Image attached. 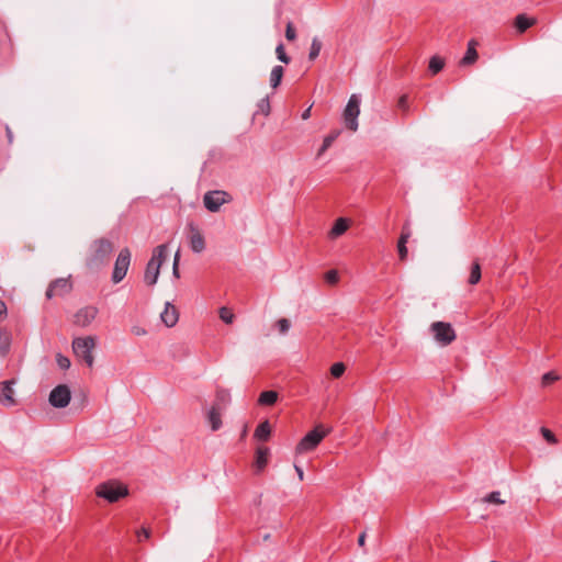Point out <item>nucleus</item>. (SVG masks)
<instances>
[{
	"label": "nucleus",
	"instance_id": "nucleus-1",
	"mask_svg": "<svg viewBox=\"0 0 562 562\" xmlns=\"http://www.w3.org/2000/svg\"><path fill=\"white\" fill-rule=\"evenodd\" d=\"M167 258V245L162 244L154 248L151 258L147 262L144 281L147 285H154L157 283L160 267Z\"/></svg>",
	"mask_w": 562,
	"mask_h": 562
},
{
	"label": "nucleus",
	"instance_id": "nucleus-2",
	"mask_svg": "<svg viewBox=\"0 0 562 562\" xmlns=\"http://www.w3.org/2000/svg\"><path fill=\"white\" fill-rule=\"evenodd\" d=\"M97 346V339L94 336L77 337L72 340V351L77 358L85 361V363L91 368L94 363V357L92 351Z\"/></svg>",
	"mask_w": 562,
	"mask_h": 562
},
{
	"label": "nucleus",
	"instance_id": "nucleus-3",
	"mask_svg": "<svg viewBox=\"0 0 562 562\" xmlns=\"http://www.w3.org/2000/svg\"><path fill=\"white\" fill-rule=\"evenodd\" d=\"M95 494L110 503H114L120 498L125 497L128 494V490L125 485L119 482L109 481L98 485Z\"/></svg>",
	"mask_w": 562,
	"mask_h": 562
},
{
	"label": "nucleus",
	"instance_id": "nucleus-4",
	"mask_svg": "<svg viewBox=\"0 0 562 562\" xmlns=\"http://www.w3.org/2000/svg\"><path fill=\"white\" fill-rule=\"evenodd\" d=\"M429 330L435 341L442 347L449 346L457 338V334L450 323L434 322Z\"/></svg>",
	"mask_w": 562,
	"mask_h": 562
},
{
	"label": "nucleus",
	"instance_id": "nucleus-5",
	"mask_svg": "<svg viewBox=\"0 0 562 562\" xmlns=\"http://www.w3.org/2000/svg\"><path fill=\"white\" fill-rule=\"evenodd\" d=\"M329 430L316 426L312 431L307 432L296 446V453H305L314 450L318 443L326 437Z\"/></svg>",
	"mask_w": 562,
	"mask_h": 562
},
{
	"label": "nucleus",
	"instance_id": "nucleus-6",
	"mask_svg": "<svg viewBox=\"0 0 562 562\" xmlns=\"http://www.w3.org/2000/svg\"><path fill=\"white\" fill-rule=\"evenodd\" d=\"M360 114V100L357 94H352L344 110L342 117L348 130L356 132L358 130V116Z\"/></svg>",
	"mask_w": 562,
	"mask_h": 562
},
{
	"label": "nucleus",
	"instance_id": "nucleus-7",
	"mask_svg": "<svg viewBox=\"0 0 562 562\" xmlns=\"http://www.w3.org/2000/svg\"><path fill=\"white\" fill-rule=\"evenodd\" d=\"M113 244L105 238L97 239L92 244V255L90 258V262L94 265H101L106 261V259L110 257L111 252L113 251Z\"/></svg>",
	"mask_w": 562,
	"mask_h": 562
},
{
	"label": "nucleus",
	"instance_id": "nucleus-8",
	"mask_svg": "<svg viewBox=\"0 0 562 562\" xmlns=\"http://www.w3.org/2000/svg\"><path fill=\"white\" fill-rule=\"evenodd\" d=\"M131 263V251L128 248H123L115 260L114 269L112 273V281L114 283L121 282L128 270Z\"/></svg>",
	"mask_w": 562,
	"mask_h": 562
},
{
	"label": "nucleus",
	"instance_id": "nucleus-9",
	"mask_svg": "<svg viewBox=\"0 0 562 562\" xmlns=\"http://www.w3.org/2000/svg\"><path fill=\"white\" fill-rule=\"evenodd\" d=\"M231 195L221 190L209 191L203 196L204 206L213 213L218 212L221 206L231 202Z\"/></svg>",
	"mask_w": 562,
	"mask_h": 562
},
{
	"label": "nucleus",
	"instance_id": "nucleus-10",
	"mask_svg": "<svg viewBox=\"0 0 562 562\" xmlns=\"http://www.w3.org/2000/svg\"><path fill=\"white\" fill-rule=\"evenodd\" d=\"M99 308L93 305H87L79 308L72 316V324L86 328L89 327L98 317Z\"/></svg>",
	"mask_w": 562,
	"mask_h": 562
},
{
	"label": "nucleus",
	"instance_id": "nucleus-11",
	"mask_svg": "<svg viewBox=\"0 0 562 562\" xmlns=\"http://www.w3.org/2000/svg\"><path fill=\"white\" fill-rule=\"evenodd\" d=\"M71 400L70 389L66 384H59L54 387L48 397V402L53 407L64 408Z\"/></svg>",
	"mask_w": 562,
	"mask_h": 562
},
{
	"label": "nucleus",
	"instance_id": "nucleus-12",
	"mask_svg": "<svg viewBox=\"0 0 562 562\" xmlns=\"http://www.w3.org/2000/svg\"><path fill=\"white\" fill-rule=\"evenodd\" d=\"M190 247L194 252H202L205 249V239L201 231L193 223L188 225Z\"/></svg>",
	"mask_w": 562,
	"mask_h": 562
},
{
	"label": "nucleus",
	"instance_id": "nucleus-13",
	"mask_svg": "<svg viewBox=\"0 0 562 562\" xmlns=\"http://www.w3.org/2000/svg\"><path fill=\"white\" fill-rule=\"evenodd\" d=\"M14 382V380H10L0 383V403L3 406L11 407L16 404L14 398V390L12 387Z\"/></svg>",
	"mask_w": 562,
	"mask_h": 562
},
{
	"label": "nucleus",
	"instance_id": "nucleus-14",
	"mask_svg": "<svg viewBox=\"0 0 562 562\" xmlns=\"http://www.w3.org/2000/svg\"><path fill=\"white\" fill-rule=\"evenodd\" d=\"M69 290L70 283L67 279H57L49 284L46 291V296L50 299L54 295L67 293Z\"/></svg>",
	"mask_w": 562,
	"mask_h": 562
},
{
	"label": "nucleus",
	"instance_id": "nucleus-15",
	"mask_svg": "<svg viewBox=\"0 0 562 562\" xmlns=\"http://www.w3.org/2000/svg\"><path fill=\"white\" fill-rule=\"evenodd\" d=\"M411 237V231L408 227V224L404 225L402 234L397 241V251H398V258L401 261H405L407 259L408 250L406 247V244Z\"/></svg>",
	"mask_w": 562,
	"mask_h": 562
},
{
	"label": "nucleus",
	"instance_id": "nucleus-16",
	"mask_svg": "<svg viewBox=\"0 0 562 562\" xmlns=\"http://www.w3.org/2000/svg\"><path fill=\"white\" fill-rule=\"evenodd\" d=\"M178 318L179 314L177 308L172 304L167 302L165 305V310L161 313V321L166 324V326L172 327L177 324Z\"/></svg>",
	"mask_w": 562,
	"mask_h": 562
},
{
	"label": "nucleus",
	"instance_id": "nucleus-17",
	"mask_svg": "<svg viewBox=\"0 0 562 562\" xmlns=\"http://www.w3.org/2000/svg\"><path fill=\"white\" fill-rule=\"evenodd\" d=\"M537 23L536 18H529L526 14H518L514 20V25L518 33L526 32L529 27L533 26Z\"/></svg>",
	"mask_w": 562,
	"mask_h": 562
},
{
	"label": "nucleus",
	"instance_id": "nucleus-18",
	"mask_svg": "<svg viewBox=\"0 0 562 562\" xmlns=\"http://www.w3.org/2000/svg\"><path fill=\"white\" fill-rule=\"evenodd\" d=\"M476 42L474 40H471L468 44V49L463 58L460 60L461 66H470L473 65L477 58L479 54L476 52Z\"/></svg>",
	"mask_w": 562,
	"mask_h": 562
},
{
	"label": "nucleus",
	"instance_id": "nucleus-19",
	"mask_svg": "<svg viewBox=\"0 0 562 562\" xmlns=\"http://www.w3.org/2000/svg\"><path fill=\"white\" fill-rule=\"evenodd\" d=\"M349 228V221L345 217H339L336 220L334 226L329 231L328 235L330 238L335 239L341 236Z\"/></svg>",
	"mask_w": 562,
	"mask_h": 562
},
{
	"label": "nucleus",
	"instance_id": "nucleus-20",
	"mask_svg": "<svg viewBox=\"0 0 562 562\" xmlns=\"http://www.w3.org/2000/svg\"><path fill=\"white\" fill-rule=\"evenodd\" d=\"M271 435V426L268 420L260 423L255 430V438L260 441H267Z\"/></svg>",
	"mask_w": 562,
	"mask_h": 562
},
{
	"label": "nucleus",
	"instance_id": "nucleus-21",
	"mask_svg": "<svg viewBox=\"0 0 562 562\" xmlns=\"http://www.w3.org/2000/svg\"><path fill=\"white\" fill-rule=\"evenodd\" d=\"M268 454H269V449L268 448L259 447L257 449L255 467L257 468L258 471L263 470L265 467L267 465V463H268Z\"/></svg>",
	"mask_w": 562,
	"mask_h": 562
},
{
	"label": "nucleus",
	"instance_id": "nucleus-22",
	"mask_svg": "<svg viewBox=\"0 0 562 562\" xmlns=\"http://www.w3.org/2000/svg\"><path fill=\"white\" fill-rule=\"evenodd\" d=\"M11 346V334L7 330H0V356L4 357Z\"/></svg>",
	"mask_w": 562,
	"mask_h": 562
},
{
	"label": "nucleus",
	"instance_id": "nucleus-23",
	"mask_svg": "<svg viewBox=\"0 0 562 562\" xmlns=\"http://www.w3.org/2000/svg\"><path fill=\"white\" fill-rule=\"evenodd\" d=\"M207 419H209L212 430H217L222 425L221 414L215 406H213L210 409V412L207 414Z\"/></svg>",
	"mask_w": 562,
	"mask_h": 562
},
{
	"label": "nucleus",
	"instance_id": "nucleus-24",
	"mask_svg": "<svg viewBox=\"0 0 562 562\" xmlns=\"http://www.w3.org/2000/svg\"><path fill=\"white\" fill-rule=\"evenodd\" d=\"M284 69L282 66H274L270 74V86L276 89L283 77Z\"/></svg>",
	"mask_w": 562,
	"mask_h": 562
},
{
	"label": "nucleus",
	"instance_id": "nucleus-25",
	"mask_svg": "<svg viewBox=\"0 0 562 562\" xmlns=\"http://www.w3.org/2000/svg\"><path fill=\"white\" fill-rule=\"evenodd\" d=\"M278 400V393L274 391H265L259 395L260 405H273Z\"/></svg>",
	"mask_w": 562,
	"mask_h": 562
},
{
	"label": "nucleus",
	"instance_id": "nucleus-26",
	"mask_svg": "<svg viewBox=\"0 0 562 562\" xmlns=\"http://www.w3.org/2000/svg\"><path fill=\"white\" fill-rule=\"evenodd\" d=\"M339 135H340V131L339 130H335L329 135H327L324 138L323 145L319 148L317 156H322L331 146V144L336 140V138Z\"/></svg>",
	"mask_w": 562,
	"mask_h": 562
},
{
	"label": "nucleus",
	"instance_id": "nucleus-27",
	"mask_svg": "<svg viewBox=\"0 0 562 562\" xmlns=\"http://www.w3.org/2000/svg\"><path fill=\"white\" fill-rule=\"evenodd\" d=\"M481 280V266L477 261H474L471 266L470 276L468 279L469 284L474 285Z\"/></svg>",
	"mask_w": 562,
	"mask_h": 562
},
{
	"label": "nucleus",
	"instance_id": "nucleus-28",
	"mask_svg": "<svg viewBox=\"0 0 562 562\" xmlns=\"http://www.w3.org/2000/svg\"><path fill=\"white\" fill-rule=\"evenodd\" d=\"M322 46H323V44H322L321 40L316 36L313 37L311 47H310V53H308L310 60H315L318 57Z\"/></svg>",
	"mask_w": 562,
	"mask_h": 562
},
{
	"label": "nucleus",
	"instance_id": "nucleus-29",
	"mask_svg": "<svg viewBox=\"0 0 562 562\" xmlns=\"http://www.w3.org/2000/svg\"><path fill=\"white\" fill-rule=\"evenodd\" d=\"M443 66H445V60L439 56H434L429 60V70L432 74H438L439 71H441Z\"/></svg>",
	"mask_w": 562,
	"mask_h": 562
},
{
	"label": "nucleus",
	"instance_id": "nucleus-30",
	"mask_svg": "<svg viewBox=\"0 0 562 562\" xmlns=\"http://www.w3.org/2000/svg\"><path fill=\"white\" fill-rule=\"evenodd\" d=\"M234 314L232 313V311L227 307H221L220 308V318L226 323V324H232L233 321H234Z\"/></svg>",
	"mask_w": 562,
	"mask_h": 562
},
{
	"label": "nucleus",
	"instance_id": "nucleus-31",
	"mask_svg": "<svg viewBox=\"0 0 562 562\" xmlns=\"http://www.w3.org/2000/svg\"><path fill=\"white\" fill-rule=\"evenodd\" d=\"M346 371V367L342 362L334 363L330 368V374L338 379L340 378Z\"/></svg>",
	"mask_w": 562,
	"mask_h": 562
},
{
	"label": "nucleus",
	"instance_id": "nucleus-32",
	"mask_svg": "<svg viewBox=\"0 0 562 562\" xmlns=\"http://www.w3.org/2000/svg\"><path fill=\"white\" fill-rule=\"evenodd\" d=\"M483 501L486 503L496 504V505H502L505 503V501L501 498L499 492L490 493Z\"/></svg>",
	"mask_w": 562,
	"mask_h": 562
},
{
	"label": "nucleus",
	"instance_id": "nucleus-33",
	"mask_svg": "<svg viewBox=\"0 0 562 562\" xmlns=\"http://www.w3.org/2000/svg\"><path fill=\"white\" fill-rule=\"evenodd\" d=\"M540 432H541V435L543 436V438H544L549 443H551V445H557V443H558V439H557V437L554 436V434H553L550 429H548V428H546V427H541Z\"/></svg>",
	"mask_w": 562,
	"mask_h": 562
},
{
	"label": "nucleus",
	"instance_id": "nucleus-34",
	"mask_svg": "<svg viewBox=\"0 0 562 562\" xmlns=\"http://www.w3.org/2000/svg\"><path fill=\"white\" fill-rule=\"evenodd\" d=\"M276 54H277V57L280 61L284 63V64H289L290 63V57L285 54V50H284V46L283 44H279L276 48Z\"/></svg>",
	"mask_w": 562,
	"mask_h": 562
},
{
	"label": "nucleus",
	"instance_id": "nucleus-35",
	"mask_svg": "<svg viewBox=\"0 0 562 562\" xmlns=\"http://www.w3.org/2000/svg\"><path fill=\"white\" fill-rule=\"evenodd\" d=\"M558 380H559V375L557 373H554L553 371H550L542 375L541 382H542V385L547 386Z\"/></svg>",
	"mask_w": 562,
	"mask_h": 562
},
{
	"label": "nucleus",
	"instance_id": "nucleus-36",
	"mask_svg": "<svg viewBox=\"0 0 562 562\" xmlns=\"http://www.w3.org/2000/svg\"><path fill=\"white\" fill-rule=\"evenodd\" d=\"M277 326L279 328L280 334L281 335H285L289 331L290 327H291V323L286 318H280L277 322Z\"/></svg>",
	"mask_w": 562,
	"mask_h": 562
},
{
	"label": "nucleus",
	"instance_id": "nucleus-37",
	"mask_svg": "<svg viewBox=\"0 0 562 562\" xmlns=\"http://www.w3.org/2000/svg\"><path fill=\"white\" fill-rule=\"evenodd\" d=\"M285 38L290 42L296 38V31L292 22H288L286 24Z\"/></svg>",
	"mask_w": 562,
	"mask_h": 562
},
{
	"label": "nucleus",
	"instance_id": "nucleus-38",
	"mask_svg": "<svg viewBox=\"0 0 562 562\" xmlns=\"http://www.w3.org/2000/svg\"><path fill=\"white\" fill-rule=\"evenodd\" d=\"M56 361L59 368L63 370L69 369L70 367V360L60 353L56 356Z\"/></svg>",
	"mask_w": 562,
	"mask_h": 562
},
{
	"label": "nucleus",
	"instance_id": "nucleus-39",
	"mask_svg": "<svg viewBox=\"0 0 562 562\" xmlns=\"http://www.w3.org/2000/svg\"><path fill=\"white\" fill-rule=\"evenodd\" d=\"M338 279V272L336 270H329L325 273V280L329 284H336Z\"/></svg>",
	"mask_w": 562,
	"mask_h": 562
},
{
	"label": "nucleus",
	"instance_id": "nucleus-40",
	"mask_svg": "<svg viewBox=\"0 0 562 562\" xmlns=\"http://www.w3.org/2000/svg\"><path fill=\"white\" fill-rule=\"evenodd\" d=\"M397 106L404 112V113H407L408 112V97L407 94H403L400 97L398 101H397Z\"/></svg>",
	"mask_w": 562,
	"mask_h": 562
},
{
	"label": "nucleus",
	"instance_id": "nucleus-41",
	"mask_svg": "<svg viewBox=\"0 0 562 562\" xmlns=\"http://www.w3.org/2000/svg\"><path fill=\"white\" fill-rule=\"evenodd\" d=\"M179 260H180V251L178 250L175 255L172 272L176 278H179Z\"/></svg>",
	"mask_w": 562,
	"mask_h": 562
},
{
	"label": "nucleus",
	"instance_id": "nucleus-42",
	"mask_svg": "<svg viewBox=\"0 0 562 562\" xmlns=\"http://www.w3.org/2000/svg\"><path fill=\"white\" fill-rule=\"evenodd\" d=\"M259 109L266 114L268 115L269 114V111H270V104H269V101L268 99H262L259 104H258Z\"/></svg>",
	"mask_w": 562,
	"mask_h": 562
},
{
	"label": "nucleus",
	"instance_id": "nucleus-43",
	"mask_svg": "<svg viewBox=\"0 0 562 562\" xmlns=\"http://www.w3.org/2000/svg\"><path fill=\"white\" fill-rule=\"evenodd\" d=\"M142 537H144L145 539H148L150 537V530L147 529V528H142L138 532H137V538H138V541H142Z\"/></svg>",
	"mask_w": 562,
	"mask_h": 562
},
{
	"label": "nucleus",
	"instance_id": "nucleus-44",
	"mask_svg": "<svg viewBox=\"0 0 562 562\" xmlns=\"http://www.w3.org/2000/svg\"><path fill=\"white\" fill-rule=\"evenodd\" d=\"M5 134H7V138H8V143L9 144H12L13 143V133H12V130L10 128V126H5Z\"/></svg>",
	"mask_w": 562,
	"mask_h": 562
},
{
	"label": "nucleus",
	"instance_id": "nucleus-45",
	"mask_svg": "<svg viewBox=\"0 0 562 562\" xmlns=\"http://www.w3.org/2000/svg\"><path fill=\"white\" fill-rule=\"evenodd\" d=\"M132 331L137 335V336H143V335H146V330L144 328H139V327H134L132 329Z\"/></svg>",
	"mask_w": 562,
	"mask_h": 562
},
{
	"label": "nucleus",
	"instance_id": "nucleus-46",
	"mask_svg": "<svg viewBox=\"0 0 562 562\" xmlns=\"http://www.w3.org/2000/svg\"><path fill=\"white\" fill-rule=\"evenodd\" d=\"M294 468H295V471L297 473L299 480L303 481L304 480V472H303V470L300 467H297V465H295Z\"/></svg>",
	"mask_w": 562,
	"mask_h": 562
},
{
	"label": "nucleus",
	"instance_id": "nucleus-47",
	"mask_svg": "<svg viewBox=\"0 0 562 562\" xmlns=\"http://www.w3.org/2000/svg\"><path fill=\"white\" fill-rule=\"evenodd\" d=\"M358 543L360 547L364 546V543H366V533L364 532L359 536Z\"/></svg>",
	"mask_w": 562,
	"mask_h": 562
},
{
	"label": "nucleus",
	"instance_id": "nucleus-48",
	"mask_svg": "<svg viewBox=\"0 0 562 562\" xmlns=\"http://www.w3.org/2000/svg\"><path fill=\"white\" fill-rule=\"evenodd\" d=\"M311 106L308 109H306L303 114H302V119L303 120H307L310 116H311Z\"/></svg>",
	"mask_w": 562,
	"mask_h": 562
},
{
	"label": "nucleus",
	"instance_id": "nucleus-49",
	"mask_svg": "<svg viewBox=\"0 0 562 562\" xmlns=\"http://www.w3.org/2000/svg\"><path fill=\"white\" fill-rule=\"evenodd\" d=\"M7 312V306L3 301L0 300V315Z\"/></svg>",
	"mask_w": 562,
	"mask_h": 562
}]
</instances>
